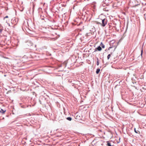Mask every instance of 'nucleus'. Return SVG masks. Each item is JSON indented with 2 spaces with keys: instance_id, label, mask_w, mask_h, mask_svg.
<instances>
[{
  "instance_id": "14",
  "label": "nucleus",
  "mask_w": 146,
  "mask_h": 146,
  "mask_svg": "<svg viewBox=\"0 0 146 146\" xmlns=\"http://www.w3.org/2000/svg\"><path fill=\"white\" fill-rule=\"evenodd\" d=\"M94 141H93L92 142V145H93L94 144Z\"/></svg>"
},
{
  "instance_id": "17",
  "label": "nucleus",
  "mask_w": 146,
  "mask_h": 146,
  "mask_svg": "<svg viewBox=\"0 0 146 146\" xmlns=\"http://www.w3.org/2000/svg\"><path fill=\"white\" fill-rule=\"evenodd\" d=\"M22 107L23 108H24V107H23V106H22Z\"/></svg>"
},
{
  "instance_id": "3",
  "label": "nucleus",
  "mask_w": 146,
  "mask_h": 146,
  "mask_svg": "<svg viewBox=\"0 0 146 146\" xmlns=\"http://www.w3.org/2000/svg\"><path fill=\"white\" fill-rule=\"evenodd\" d=\"M5 111L6 110H4L3 109H1V110L0 111V113L3 114L5 112Z\"/></svg>"
},
{
  "instance_id": "15",
  "label": "nucleus",
  "mask_w": 146,
  "mask_h": 146,
  "mask_svg": "<svg viewBox=\"0 0 146 146\" xmlns=\"http://www.w3.org/2000/svg\"><path fill=\"white\" fill-rule=\"evenodd\" d=\"M142 52H143V50H142L141 54H142Z\"/></svg>"
},
{
  "instance_id": "5",
  "label": "nucleus",
  "mask_w": 146,
  "mask_h": 146,
  "mask_svg": "<svg viewBox=\"0 0 146 146\" xmlns=\"http://www.w3.org/2000/svg\"><path fill=\"white\" fill-rule=\"evenodd\" d=\"M100 45L102 46V47L103 48H105V45H104V44L102 42H101V43Z\"/></svg>"
},
{
  "instance_id": "2",
  "label": "nucleus",
  "mask_w": 146,
  "mask_h": 146,
  "mask_svg": "<svg viewBox=\"0 0 146 146\" xmlns=\"http://www.w3.org/2000/svg\"><path fill=\"white\" fill-rule=\"evenodd\" d=\"M102 50V48L100 46H99L96 48L94 50V52H96L97 51H101Z\"/></svg>"
},
{
  "instance_id": "8",
  "label": "nucleus",
  "mask_w": 146,
  "mask_h": 146,
  "mask_svg": "<svg viewBox=\"0 0 146 146\" xmlns=\"http://www.w3.org/2000/svg\"><path fill=\"white\" fill-rule=\"evenodd\" d=\"M100 71V70L99 69H97L96 70V73L97 74H98Z\"/></svg>"
},
{
  "instance_id": "13",
  "label": "nucleus",
  "mask_w": 146,
  "mask_h": 146,
  "mask_svg": "<svg viewBox=\"0 0 146 146\" xmlns=\"http://www.w3.org/2000/svg\"><path fill=\"white\" fill-rule=\"evenodd\" d=\"M8 18V16H6V17H4V19L5 18Z\"/></svg>"
},
{
  "instance_id": "1",
  "label": "nucleus",
  "mask_w": 146,
  "mask_h": 146,
  "mask_svg": "<svg viewBox=\"0 0 146 146\" xmlns=\"http://www.w3.org/2000/svg\"><path fill=\"white\" fill-rule=\"evenodd\" d=\"M99 23H100L101 24L102 26L104 27L107 24V21L105 19H99Z\"/></svg>"
},
{
  "instance_id": "10",
  "label": "nucleus",
  "mask_w": 146,
  "mask_h": 146,
  "mask_svg": "<svg viewBox=\"0 0 146 146\" xmlns=\"http://www.w3.org/2000/svg\"><path fill=\"white\" fill-rule=\"evenodd\" d=\"M99 62L98 61V58H97V65L98 66L99 65Z\"/></svg>"
},
{
  "instance_id": "12",
  "label": "nucleus",
  "mask_w": 146,
  "mask_h": 146,
  "mask_svg": "<svg viewBox=\"0 0 146 146\" xmlns=\"http://www.w3.org/2000/svg\"><path fill=\"white\" fill-rule=\"evenodd\" d=\"M112 48L111 47H110L109 48H108V50H109L110 49V48Z\"/></svg>"
},
{
  "instance_id": "19",
  "label": "nucleus",
  "mask_w": 146,
  "mask_h": 146,
  "mask_svg": "<svg viewBox=\"0 0 146 146\" xmlns=\"http://www.w3.org/2000/svg\"><path fill=\"white\" fill-rule=\"evenodd\" d=\"M77 117H78L77 116H76V118H77Z\"/></svg>"
},
{
  "instance_id": "11",
  "label": "nucleus",
  "mask_w": 146,
  "mask_h": 146,
  "mask_svg": "<svg viewBox=\"0 0 146 146\" xmlns=\"http://www.w3.org/2000/svg\"><path fill=\"white\" fill-rule=\"evenodd\" d=\"M2 31V29H0V33H1Z\"/></svg>"
},
{
  "instance_id": "16",
  "label": "nucleus",
  "mask_w": 146,
  "mask_h": 146,
  "mask_svg": "<svg viewBox=\"0 0 146 146\" xmlns=\"http://www.w3.org/2000/svg\"><path fill=\"white\" fill-rule=\"evenodd\" d=\"M93 146H96V145H95V144H94V145Z\"/></svg>"
},
{
  "instance_id": "7",
  "label": "nucleus",
  "mask_w": 146,
  "mask_h": 146,
  "mask_svg": "<svg viewBox=\"0 0 146 146\" xmlns=\"http://www.w3.org/2000/svg\"><path fill=\"white\" fill-rule=\"evenodd\" d=\"M66 119L68 120H69V121H70L72 120V118L71 117H68L66 118Z\"/></svg>"
},
{
  "instance_id": "18",
  "label": "nucleus",
  "mask_w": 146,
  "mask_h": 146,
  "mask_svg": "<svg viewBox=\"0 0 146 146\" xmlns=\"http://www.w3.org/2000/svg\"><path fill=\"white\" fill-rule=\"evenodd\" d=\"M40 101H40V104H41V102H40Z\"/></svg>"
},
{
  "instance_id": "9",
  "label": "nucleus",
  "mask_w": 146,
  "mask_h": 146,
  "mask_svg": "<svg viewBox=\"0 0 146 146\" xmlns=\"http://www.w3.org/2000/svg\"><path fill=\"white\" fill-rule=\"evenodd\" d=\"M134 131L135 132L137 133H138V132H139V131H136V129H135V128L134 129Z\"/></svg>"
},
{
  "instance_id": "6",
  "label": "nucleus",
  "mask_w": 146,
  "mask_h": 146,
  "mask_svg": "<svg viewBox=\"0 0 146 146\" xmlns=\"http://www.w3.org/2000/svg\"><path fill=\"white\" fill-rule=\"evenodd\" d=\"M112 54V52H111L110 54H109L107 56V58L108 60H109L110 57L111 55Z\"/></svg>"
},
{
  "instance_id": "4",
  "label": "nucleus",
  "mask_w": 146,
  "mask_h": 146,
  "mask_svg": "<svg viewBox=\"0 0 146 146\" xmlns=\"http://www.w3.org/2000/svg\"><path fill=\"white\" fill-rule=\"evenodd\" d=\"M106 143H107L106 145L107 146H111V143L109 141H107Z\"/></svg>"
}]
</instances>
